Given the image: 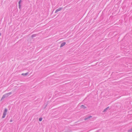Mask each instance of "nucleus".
<instances>
[{"label": "nucleus", "instance_id": "nucleus-1", "mask_svg": "<svg viewBox=\"0 0 132 132\" xmlns=\"http://www.w3.org/2000/svg\"><path fill=\"white\" fill-rule=\"evenodd\" d=\"M13 92H11L7 93L3 95L0 101H2L5 98H6L8 97L9 95H11V94H14V93H13Z\"/></svg>", "mask_w": 132, "mask_h": 132}, {"label": "nucleus", "instance_id": "nucleus-2", "mask_svg": "<svg viewBox=\"0 0 132 132\" xmlns=\"http://www.w3.org/2000/svg\"><path fill=\"white\" fill-rule=\"evenodd\" d=\"M7 111V109L5 108L4 109V112H3V115L2 117V118H4L5 117L6 115V114Z\"/></svg>", "mask_w": 132, "mask_h": 132}, {"label": "nucleus", "instance_id": "nucleus-3", "mask_svg": "<svg viewBox=\"0 0 132 132\" xmlns=\"http://www.w3.org/2000/svg\"><path fill=\"white\" fill-rule=\"evenodd\" d=\"M22 1L21 0H20L19 2V8L20 9H21V5L22 4Z\"/></svg>", "mask_w": 132, "mask_h": 132}, {"label": "nucleus", "instance_id": "nucleus-4", "mask_svg": "<svg viewBox=\"0 0 132 132\" xmlns=\"http://www.w3.org/2000/svg\"><path fill=\"white\" fill-rule=\"evenodd\" d=\"M63 9L62 7L59 8L58 9H57L55 11V13H57L58 12L61 11Z\"/></svg>", "mask_w": 132, "mask_h": 132}, {"label": "nucleus", "instance_id": "nucleus-5", "mask_svg": "<svg viewBox=\"0 0 132 132\" xmlns=\"http://www.w3.org/2000/svg\"><path fill=\"white\" fill-rule=\"evenodd\" d=\"M65 44H66V43L65 42H63V43H62L61 44V45L60 46V47H63V46H64L65 45Z\"/></svg>", "mask_w": 132, "mask_h": 132}, {"label": "nucleus", "instance_id": "nucleus-6", "mask_svg": "<svg viewBox=\"0 0 132 132\" xmlns=\"http://www.w3.org/2000/svg\"><path fill=\"white\" fill-rule=\"evenodd\" d=\"M92 117L91 116H88L87 117H86V118H85V119H84V120H86L87 119H88L89 118H91Z\"/></svg>", "mask_w": 132, "mask_h": 132}, {"label": "nucleus", "instance_id": "nucleus-7", "mask_svg": "<svg viewBox=\"0 0 132 132\" xmlns=\"http://www.w3.org/2000/svg\"><path fill=\"white\" fill-rule=\"evenodd\" d=\"M109 107L108 106L103 111V112H106V111L107 110H108V109H109Z\"/></svg>", "mask_w": 132, "mask_h": 132}, {"label": "nucleus", "instance_id": "nucleus-8", "mask_svg": "<svg viewBox=\"0 0 132 132\" xmlns=\"http://www.w3.org/2000/svg\"><path fill=\"white\" fill-rule=\"evenodd\" d=\"M80 107L81 108H82V109H85L87 108L84 105H81Z\"/></svg>", "mask_w": 132, "mask_h": 132}, {"label": "nucleus", "instance_id": "nucleus-9", "mask_svg": "<svg viewBox=\"0 0 132 132\" xmlns=\"http://www.w3.org/2000/svg\"><path fill=\"white\" fill-rule=\"evenodd\" d=\"M37 35V34H35L32 35H31V37L32 38L36 36Z\"/></svg>", "mask_w": 132, "mask_h": 132}, {"label": "nucleus", "instance_id": "nucleus-10", "mask_svg": "<svg viewBox=\"0 0 132 132\" xmlns=\"http://www.w3.org/2000/svg\"><path fill=\"white\" fill-rule=\"evenodd\" d=\"M28 74V73L27 72V73H23L21 75L24 76H27V75Z\"/></svg>", "mask_w": 132, "mask_h": 132}, {"label": "nucleus", "instance_id": "nucleus-11", "mask_svg": "<svg viewBox=\"0 0 132 132\" xmlns=\"http://www.w3.org/2000/svg\"><path fill=\"white\" fill-rule=\"evenodd\" d=\"M42 117H40L39 118V120L40 121H41L42 120Z\"/></svg>", "mask_w": 132, "mask_h": 132}, {"label": "nucleus", "instance_id": "nucleus-12", "mask_svg": "<svg viewBox=\"0 0 132 132\" xmlns=\"http://www.w3.org/2000/svg\"><path fill=\"white\" fill-rule=\"evenodd\" d=\"M132 131V129L131 128L128 131L129 132H131Z\"/></svg>", "mask_w": 132, "mask_h": 132}, {"label": "nucleus", "instance_id": "nucleus-13", "mask_svg": "<svg viewBox=\"0 0 132 132\" xmlns=\"http://www.w3.org/2000/svg\"><path fill=\"white\" fill-rule=\"evenodd\" d=\"M12 120L11 119L10 121V122H12Z\"/></svg>", "mask_w": 132, "mask_h": 132}, {"label": "nucleus", "instance_id": "nucleus-14", "mask_svg": "<svg viewBox=\"0 0 132 132\" xmlns=\"http://www.w3.org/2000/svg\"><path fill=\"white\" fill-rule=\"evenodd\" d=\"M1 35V33H0V36Z\"/></svg>", "mask_w": 132, "mask_h": 132}, {"label": "nucleus", "instance_id": "nucleus-15", "mask_svg": "<svg viewBox=\"0 0 132 132\" xmlns=\"http://www.w3.org/2000/svg\"><path fill=\"white\" fill-rule=\"evenodd\" d=\"M22 87L21 86V87Z\"/></svg>", "mask_w": 132, "mask_h": 132}]
</instances>
